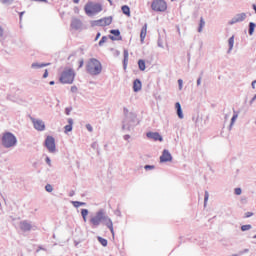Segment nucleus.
<instances>
[{
    "mask_svg": "<svg viewBox=\"0 0 256 256\" xmlns=\"http://www.w3.org/2000/svg\"><path fill=\"white\" fill-rule=\"evenodd\" d=\"M92 147H93V149H95V147H97V143H93Z\"/></svg>",
    "mask_w": 256,
    "mask_h": 256,
    "instance_id": "0e129e2a",
    "label": "nucleus"
},
{
    "mask_svg": "<svg viewBox=\"0 0 256 256\" xmlns=\"http://www.w3.org/2000/svg\"><path fill=\"white\" fill-rule=\"evenodd\" d=\"M255 27H256V24L254 22L249 23V30H248L249 35H253V33H255Z\"/></svg>",
    "mask_w": 256,
    "mask_h": 256,
    "instance_id": "393cba45",
    "label": "nucleus"
},
{
    "mask_svg": "<svg viewBox=\"0 0 256 256\" xmlns=\"http://www.w3.org/2000/svg\"><path fill=\"white\" fill-rule=\"evenodd\" d=\"M196 85H197V87H199V85H201V77H199V78L197 79Z\"/></svg>",
    "mask_w": 256,
    "mask_h": 256,
    "instance_id": "3c124183",
    "label": "nucleus"
},
{
    "mask_svg": "<svg viewBox=\"0 0 256 256\" xmlns=\"http://www.w3.org/2000/svg\"><path fill=\"white\" fill-rule=\"evenodd\" d=\"M138 67H139L140 71H145V69H146L145 60H139Z\"/></svg>",
    "mask_w": 256,
    "mask_h": 256,
    "instance_id": "bb28decb",
    "label": "nucleus"
},
{
    "mask_svg": "<svg viewBox=\"0 0 256 256\" xmlns=\"http://www.w3.org/2000/svg\"><path fill=\"white\" fill-rule=\"evenodd\" d=\"M228 45H229V48H228V51L227 53H231L233 51V47L235 45V36H231L229 39H228Z\"/></svg>",
    "mask_w": 256,
    "mask_h": 256,
    "instance_id": "6ab92c4d",
    "label": "nucleus"
},
{
    "mask_svg": "<svg viewBox=\"0 0 256 256\" xmlns=\"http://www.w3.org/2000/svg\"><path fill=\"white\" fill-rule=\"evenodd\" d=\"M178 86H179V91H181L183 89V80L182 79L178 80Z\"/></svg>",
    "mask_w": 256,
    "mask_h": 256,
    "instance_id": "ea45409f",
    "label": "nucleus"
},
{
    "mask_svg": "<svg viewBox=\"0 0 256 256\" xmlns=\"http://www.w3.org/2000/svg\"><path fill=\"white\" fill-rule=\"evenodd\" d=\"M107 36H103L102 38H101V40L99 41V46L100 47H103V44L104 43H107Z\"/></svg>",
    "mask_w": 256,
    "mask_h": 256,
    "instance_id": "2f4dec72",
    "label": "nucleus"
},
{
    "mask_svg": "<svg viewBox=\"0 0 256 256\" xmlns=\"http://www.w3.org/2000/svg\"><path fill=\"white\" fill-rule=\"evenodd\" d=\"M239 117V113L235 112L234 111V114L231 118V122H230V126H229V129H232L233 128V125H235V122L237 121V118Z\"/></svg>",
    "mask_w": 256,
    "mask_h": 256,
    "instance_id": "412c9836",
    "label": "nucleus"
},
{
    "mask_svg": "<svg viewBox=\"0 0 256 256\" xmlns=\"http://www.w3.org/2000/svg\"><path fill=\"white\" fill-rule=\"evenodd\" d=\"M73 195H75V191H72V192L70 193V197H73Z\"/></svg>",
    "mask_w": 256,
    "mask_h": 256,
    "instance_id": "680f3d73",
    "label": "nucleus"
},
{
    "mask_svg": "<svg viewBox=\"0 0 256 256\" xmlns=\"http://www.w3.org/2000/svg\"><path fill=\"white\" fill-rule=\"evenodd\" d=\"M99 37H101V33L98 32L96 35L95 41H97V39H99Z\"/></svg>",
    "mask_w": 256,
    "mask_h": 256,
    "instance_id": "13d9d810",
    "label": "nucleus"
},
{
    "mask_svg": "<svg viewBox=\"0 0 256 256\" xmlns=\"http://www.w3.org/2000/svg\"><path fill=\"white\" fill-rule=\"evenodd\" d=\"M203 27H205V19L201 17L199 27H198V33H203Z\"/></svg>",
    "mask_w": 256,
    "mask_h": 256,
    "instance_id": "5701e85b",
    "label": "nucleus"
},
{
    "mask_svg": "<svg viewBox=\"0 0 256 256\" xmlns=\"http://www.w3.org/2000/svg\"><path fill=\"white\" fill-rule=\"evenodd\" d=\"M146 137L148 139H152L153 141L163 142V136H161V134H159V132H147Z\"/></svg>",
    "mask_w": 256,
    "mask_h": 256,
    "instance_id": "4468645a",
    "label": "nucleus"
},
{
    "mask_svg": "<svg viewBox=\"0 0 256 256\" xmlns=\"http://www.w3.org/2000/svg\"><path fill=\"white\" fill-rule=\"evenodd\" d=\"M49 77V72L47 70H45L44 74H43V79H47Z\"/></svg>",
    "mask_w": 256,
    "mask_h": 256,
    "instance_id": "a18cd8bd",
    "label": "nucleus"
},
{
    "mask_svg": "<svg viewBox=\"0 0 256 256\" xmlns=\"http://www.w3.org/2000/svg\"><path fill=\"white\" fill-rule=\"evenodd\" d=\"M45 162L47 163V165H49V167H51V158L46 157Z\"/></svg>",
    "mask_w": 256,
    "mask_h": 256,
    "instance_id": "c03bdc74",
    "label": "nucleus"
},
{
    "mask_svg": "<svg viewBox=\"0 0 256 256\" xmlns=\"http://www.w3.org/2000/svg\"><path fill=\"white\" fill-rule=\"evenodd\" d=\"M252 239H256V234L252 237Z\"/></svg>",
    "mask_w": 256,
    "mask_h": 256,
    "instance_id": "774afa93",
    "label": "nucleus"
},
{
    "mask_svg": "<svg viewBox=\"0 0 256 256\" xmlns=\"http://www.w3.org/2000/svg\"><path fill=\"white\" fill-rule=\"evenodd\" d=\"M71 27L75 29V31H79L83 27V22L77 18H73L71 21Z\"/></svg>",
    "mask_w": 256,
    "mask_h": 256,
    "instance_id": "2eb2a0df",
    "label": "nucleus"
},
{
    "mask_svg": "<svg viewBox=\"0 0 256 256\" xmlns=\"http://www.w3.org/2000/svg\"><path fill=\"white\" fill-rule=\"evenodd\" d=\"M80 0H73V3L77 4Z\"/></svg>",
    "mask_w": 256,
    "mask_h": 256,
    "instance_id": "69168bd1",
    "label": "nucleus"
},
{
    "mask_svg": "<svg viewBox=\"0 0 256 256\" xmlns=\"http://www.w3.org/2000/svg\"><path fill=\"white\" fill-rule=\"evenodd\" d=\"M86 129L89 133H93V126H91V124H86Z\"/></svg>",
    "mask_w": 256,
    "mask_h": 256,
    "instance_id": "58836bf2",
    "label": "nucleus"
},
{
    "mask_svg": "<svg viewBox=\"0 0 256 256\" xmlns=\"http://www.w3.org/2000/svg\"><path fill=\"white\" fill-rule=\"evenodd\" d=\"M177 112V115H178V117H179V119H183V110L182 109H180V110H177L176 111Z\"/></svg>",
    "mask_w": 256,
    "mask_h": 256,
    "instance_id": "e433bc0d",
    "label": "nucleus"
},
{
    "mask_svg": "<svg viewBox=\"0 0 256 256\" xmlns=\"http://www.w3.org/2000/svg\"><path fill=\"white\" fill-rule=\"evenodd\" d=\"M71 111H72L71 108H66V109H65L66 115H70V114H71Z\"/></svg>",
    "mask_w": 256,
    "mask_h": 256,
    "instance_id": "49530a36",
    "label": "nucleus"
},
{
    "mask_svg": "<svg viewBox=\"0 0 256 256\" xmlns=\"http://www.w3.org/2000/svg\"><path fill=\"white\" fill-rule=\"evenodd\" d=\"M256 100V94L253 96V98L250 100V105H253V102Z\"/></svg>",
    "mask_w": 256,
    "mask_h": 256,
    "instance_id": "8fccbe9b",
    "label": "nucleus"
},
{
    "mask_svg": "<svg viewBox=\"0 0 256 256\" xmlns=\"http://www.w3.org/2000/svg\"><path fill=\"white\" fill-rule=\"evenodd\" d=\"M111 23H113V17L111 16L94 21V25L97 27H107V25H111Z\"/></svg>",
    "mask_w": 256,
    "mask_h": 256,
    "instance_id": "9d476101",
    "label": "nucleus"
},
{
    "mask_svg": "<svg viewBox=\"0 0 256 256\" xmlns=\"http://www.w3.org/2000/svg\"><path fill=\"white\" fill-rule=\"evenodd\" d=\"M151 8L153 11L165 12L167 11V2L165 0H154Z\"/></svg>",
    "mask_w": 256,
    "mask_h": 256,
    "instance_id": "0eeeda50",
    "label": "nucleus"
},
{
    "mask_svg": "<svg viewBox=\"0 0 256 256\" xmlns=\"http://www.w3.org/2000/svg\"><path fill=\"white\" fill-rule=\"evenodd\" d=\"M13 1H15V0H1V3H3V5H11V3H13Z\"/></svg>",
    "mask_w": 256,
    "mask_h": 256,
    "instance_id": "c9c22d12",
    "label": "nucleus"
},
{
    "mask_svg": "<svg viewBox=\"0 0 256 256\" xmlns=\"http://www.w3.org/2000/svg\"><path fill=\"white\" fill-rule=\"evenodd\" d=\"M59 81L63 85H72V83L75 81V70L69 67L64 68L60 75Z\"/></svg>",
    "mask_w": 256,
    "mask_h": 256,
    "instance_id": "20e7f679",
    "label": "nucleus"
},
{
    "mask_svg": "<svg viewBox=\"0 0 256 256\" xmlns=\"http://www.w3.org/2000/svg\"><path fill=\"white\" fill-rule=\"evenodd\" d=\"M209 201V192H205L204 194V206L207 205V202Z\"/></svg>",
    "mask_w": 256,
    "mask_h": 256,
    "instance_id": "72a5a7b5",
    "label": "nucleus"
},
{
    "mask_svg": "<svg viewBox=\"0 0 256 256\" xmlns=\"http://www.w3.org/2000/svg\"><path fill=\"white\" fill-rule=\"evenodd\" d=\"M71 92L72 93H77V86H72L71 87Z\"/></svg>",
    "mask_w": 256,
    "mask_h": 256,
    "instance_id": "de8ad7c7",
    "label": "nucleus"
},
{
    "mask_svg": "<svg viewBox=\"0 0 256 256\" xmlns=\"http://www.w3.org/2000/svg\"><path fill=\"white\" fill-rule=\"evenodd\" d=\"M31 121L36 131H45V122L43 120L31 118Z\"/></svg>",
    "mask_w": 256,
    "mask_h": 256,
    "instance_id": "9b49d317",
    "label": "nucleus"
},
{
    "mask_svg": "<svg viewBox=\"0 0 256 256\" xmlns=\"http://www.w3.org/2000/svg\"><path fill=\"white\" fill-rule=\"evenodd\" d=\"M141 87H142L141 80H139V79L134 80V82H133V91L135 93H138V91L141 89Z\"/></svg>",
    "mask_w": 256,
    "mask_h": 256,
    "instance_id": "a211bd4d",
    "label": "nucleus"
},
{
    "mask_svg": "<svg viewBox=\"0 0 256 256\" xmlns=\"http://www.w3.org/2000/svg\"><path fill=\"white\" fill-rule=\"evenodd\" d=\"M241 203H247V198L242 197V198H241Z\"/></svg>",
    "mask_w": 256,
    "mask_h": 256,
    "instance_id": "864d4df0",
    "label": "nucleus"
},
{
    "mask_svg": "<svg viewBox=\"0 0 256 256\" xmlns=\"http://www.w3.org/2000/svg\"><path fill=\"white\" fill-rule=\"evenodd\" d=\"M92 229H97L99 225H105L110 230L112 235H115V230L113 229V220L107 215L104 209H100L92 216L89 220Z\"/></svg>",
    "mask_w": 256,
    "mask_h": 256,
    "instance_id": "f257e3e1",
    "label": "nucleus"
},
{
    "mask_svg": "<svg viewBox=\"0 0 256 256\" xmlns=\"http://www.w3.org/2000/svg\"><path fill=\"white\" fill-rule=\"evenodd\" d=\"M49 85H55V81H50Z\"/></svg>",
    "mask_w": 256,
    "mask_h": 256,
    "instance_id": "052dcab7",
    "label": "nucleus"
},
{
    "mask_svg": "<svg viewBox=\"0 0 256 256\" xmlns=\"http://www.w3.org/2000/svg\"><path fill=\"white\" fill-rule=\"evenodd\" d=\"M68 125H71V127H73V119L72 118L68 119Z\"/></svg>",
    "mask_w": 256,
    "mask_h": 256,
    "instance_id": "09e8293b",
    "label": "nucleus"
},
{
    "mask_svg": "<svg viewBox=\"0 0 256 256\" xmlns=\"http://www.w3.org/2000/svg\"><path fill=\"white\" fill-rule=\"evenodd\" d=\"M127 63H129V51L124 50V60H123L124 69H127Z\"/></svg>",
    "mask_w": 256,
    "mask_h": 256,
    "instance_id": "aec40b11",
    "label": "nucleus"
},
{
    "mask_svg": "<svg viewBox=\"0 0 256 256\" xmlns=\"http://www.w3.org/2000/svg\"><path fill=\"white\" fill-rule=\"evenodd\" d=\"M175 108H176V111H180L181 110V103L177 102L175 104Z\"/></svg>",
    "mask_w": 256,
    "mask_h": 256,
    "instance_id": "37998d69",
    "label": "nucleus"
},
{
    "mask_svg": "<svg viewBox=\"0 0 256 256\" xmlns=\"http://www.w3.org/2000/svg\"><path fill=\"white\" fill-rule=\"evenodd\" d=\"M45 147L48 149L49 153H55V151H57L55 146V138H53V136L46 137Z\"/></svg>",
    "mask_w": 256,
    "mask_h": 256,
    "instance_id": "6e6552de",
    "label": "nucleus"
},
{
    "mask_svg": "<svg viewBox=\"0 0 256 256\" xmlns=\"http://www.w3.org/2000/svg\"><path fill=\"white\" fill-rule=\"evenodd\" d=\"M81 215L84 223H87V215H89V210L87 209H82L81 210Z\"/></svg>",
    "mask_w": 256,
    "mask_h": 256,
    "instance_id": "b1692460",
    "label": "nucleus"
},
{
    "mask_svg": "<svg viewBox=\"0 0 256 256\" xmlns=\"http://www.w3.org/2000/svg\"><path fill=\"white\" fill-rule=\"evenodd\" d=\"M1 141L5 149H11V147H15V145H17V137H15L11 132L4 133Z\"/></svg>",
    "mask_w": 256,
    "mask_h": 256,
    "instance_id": "39448f33",
    "label": "nucleus"
},
{
    "mask_svg": "<svg viewBox=\"0 0 256 256\" xmlns=\"http://www.w3.org/2000/svg\"><path fill=\"white\" fill-rule=\"evenodd\" d=\"M79 63H80V64H79V69H81V67H83L84 61H83V60H80Z\"/></svg>",
    "mask_w": 256,
    "mask_h": 256,
    "instance_id": "5fc2aeb1",
    "label": "nucleus"
},
{
    "mask_svg": "<svg viewBox=\"0 0 256 256\" xmlns=\"http://www.w3.org/2000/svg\"><path fill=\"white\" fill-rule=\"evenodd\" d=\"M158 47L163 48V44H161V42H158Z\"/></svg>",
    "mask_w": 256,
    "mask_h": 256,
    "instance_id": "e2e57ef3",
    "label": "nucleus"
},
{
    "mask_svg": "<svg viewBox=\"0 0 256 256\" xmlns=\"http://www.w3.org/2000/svg\"><path fill=\"white\" fill-rule=\"evenodd\" d=\"M64 129H65V133H69V132L73 131V126H71V125H66V126L64 127Z\"/></svg>",
    "mask_w": 256,
    "mask_h": 256,
    "instance_id": "f704fd0d",
    "label": "nucleus"
},
{
    "mask_svg": "<svg viewBox=\"0 0 256 256\" xmlns=\"http://www.w3.org/2000/svg\"><path fill=\"white\" fill-rule=\"evenodd\" d=\"M249 217H253V212H246L245 213V218L249 219Z\"/></svg>",
    "mask_w": 256,
    "mask_h": 256,
    "instance_id": "79ce46f5",
    "label": "nucleus"
},
{
    "mask_svg": "<svg viewBox=\"0 0 256 256\" xmlns=\"http://www.w3.org/2000/svg\"><path fill=\"white\" fill-rule=\"evenodd\" d=\"M84 11L86 15L89 16L97 15V13H101V11H103V6H101L99 3L89 2L85 5Z\"/></svg>",
    "mask_w": 256,
    "mask_h": 256,
    "instance_id": "423d86ee",
    "label": "nucleus"
},
{
    "mask_svg": "<svg viewBox=\"0 0 256 256\" xmlns=\"http://www.w3.org/2000/svg\"><path fill=\"white\" fill-rule=\"evenodd\" d=\"M234 193H235V195H241V193H242L241 188H235Z\"/></svg>",
    "mask_w": 256,
    "mask_h": 256,
    "instance_id": "a19ab883",
    "label": "nucleus"
},
{
    "mask_svg": "<svg viewBox=\"0 0 256 256\" xmlns=\"http://www.w3.org/2000/svg\"><path fill=\"white\" fill-rule=\"evenodd\" d=\"M124 139H125V141H128V139H131V136L125 135V136H124Z\"/></svg>",
    "mask_w": 256,
    "mask_h": 256,
    "instance_id": "6e6d98bb",
    "label": "nucleus"
},
{
    "mask_svg": "<svg viewBox=\"0 0 256 256\" xmlns=\"http://www.w3.org/2000/svg\"><path fill=\"white\" fill-rule=\"evenodd\" d=\"M49 66V63L34 62L31 64V69H43V67Z\"/></svg>",
    "mask_w": 256,
    "mask_h": 256,
    "instance_id": "f3484780",
    "label": "nucleus"
},
{
    "mask_svg": "<svg viewBox=\"0 0 256 256\" xmlns=\"http://www.w3.org/2000/svg\"><path fill=\"white\" fill-rule=\"evenodd\" d=\"M122 13L127 15V17H131V8L127 5L122 6Z\"/></svg>",
    "mask_w": 256,
    "mask_h": 256,
    "instance_id": "4be33fe9",
    "label": "nucleus"
},
{
    "mask_svg": "<svg viewBox=\"0 0 256 256\" xmlns=\"http://www.w3.org/2000/svg\"><path fill=\"white\" fill-rule=\"evenodd\" d=\"M173 161V156L169 150L164 149L162 155L160 156V163H169Z\"/></svg>",
    "mask_w": 256,
    "mask_h": 256,
    "instance_id": "f8f14e48",
    "label": "nucleus"
},
{
    "mask_svg": "<svg viewBox=\"0 0 256 256\" xmlns=\"http://www.w3.org/2000/svg\"><path fill=\"white\" fill-rule=\"evenodd\" d=\"M247 19V14L245 12L236 14L229 22L228 25H235V23H243Z\"/></svg>",
    "mask_w": 256,
    "mask_h": 256,
    "instance_id": "1a4fd4ad",
    "label": "nucleus"
},
{
    "mask_svg": "<svg viewBox=\"0 0 256 256\" xmlns=\"http://www.w3.org/2000/svg\"><path fill=\"white\" fill-rule=\"evenodd\" d=\"M111 35H114V37H119L121 35V31L119 29L110 30Z\"/></svg>",
    "mask_w": 256,
    "mask_h": 256,
    "instance_id": "c756f323",
    "label": "nucleus"
},
{
    "mask_svg": "<svg viewBox=\"0 0 256 256\" xmlns=\"http://www.w3.org/2000/svg\"><path fill=\"white\" fill-rule=\"evenodd\" d=\"M25 12H21L20 13V19H21V17H23V14H24Z\"/></svg>",
    "mask_w": 256,
    "mask_h": 256,
    "instance_id": "338daca9",
    "label": "nucleus"
},
{
    "mask_svg": "<svg viewBox=\"0 0 256 256\" xmlns=\"http://www.w3.org/2000/svg\"><path fill=\"white\" fill-rule=\"evenodd\" d=\"M245 253H249V249L248 248H245V249L239 251L238 256L239 255H245Z\"/></svg>",
    "mask_w": 256,
    "mask_h": 256,
    "instance_id": "4c0bfd02",
    "label": "nucleus"
},
{
    "mask_svg": "<svg viewBox=\"0 0 256 256\" xmlns=\"http://www.w3.org/2000/svg\"><path fill=\"white\" fill-rule=\"evenodd\" d=\"M45 190L47 191V193H53V186L51 184H47L45 186Z\"/></svg>",
    "mask_w": 256,
    "mask_h": 256,
    "instance_id": "7c9ffc66",
    "label": "nucleus"
},
{
    "mask_svg": "<svg viewBox=\"0 0 256 256\" xmlns=\"http://www.w3.org/2000/svg\"><path fill=\"white\" fill-rule=\"evenodd\" d=\"M86 71L89 75H101V71H103V65L101 62L95 58L88 60L86 64Z\"/></svg>",
    "mask_w": 256,
    "mask_h": 256,
    "instance_id": "7ed1b4c3",
    "label": "nucleus"
},
{
    "mask_svg": "<svg viewBox=\"0 0 256 256\" xmlns=\"http://www.w3.org/2000/svg\"><path fill=\"white\" fill-rule=\"evenodd\" d=\"M20 229L24 233H27V231H31V229H33V224L29 220H23L20 222Z\"/></svg>",
    "mask_w": 256,
    "mask_h": 256,
    "instance_id": "ddd939ff",
    "label": "nucleus"
},
{
    "mask_svg": "<svg viewBox=\"0 0 256 256\" xmlns=\"http://www.w3.org/2000/svg\"><path fill=\"white\" fill-rule=\"evenodd\" d=\"M123 113L125 115L122 129L124 131H131L137 123V115L133 112H129V109L124 108Z\"/></svg>",
    "mask_w": 256,
    "mask_h": 256,
    "instance_id": "f03ea898",
    "label": "nucleus"
},
{
    "mask_svg": "<svg viewBox=\"0 0 256 256\" xmlns=\"http://www.w3.org/2000/svg\"><path fill=\"white\" fill-rule=\"evenodd\" d=\"M72 205H73V207L78 208V207H85V205H87V203L79 202V201H72Z\"/></svg>",
    "mask_w": 256,
    "mask_h": 256,
    "instance_id": "a878e982",
    "label": "nucleus"
},
{
    "mask_svg": "<svg viewBox=\"0 0 256 256\" xmlns=\"http://www.w3.org/2000/svg\"><path fill=\"white\" fill-rule=\"evenodd\" d=\"M144 169L145 171H153V169H155V165H145Z\"/></svg>",
    "mask_w": 256,
    "mask_h": 256,
    "instance_id": "473e14b6",
    "label": "nucleus"
},
{
    "mask_svg": "<svg viewBox=\"0 0 256 256\" xmlns=\"http://www.w3.org/2000/svg\"><path fill=\"white\" fill-rule=\"evenodd\" d=\"M97 239H98L99 243L102 244V247H107V239H105L101 236H98Z\"/></svg>",
    "mask_w": 256,
    "mask_h": 256,
    "instance_id": "cd10ccee",
    "label": "nucleus"
},
{
    "mask_svg": "<svg viewBox=\"0 0 256 256\" xmlns=\"http://www.w3.org/2000/svg\"><path fill=\"white\" fill-rule=\"evenodd\" d=\"M255 84H256V80H254L253 82H252V89H255Z\"/></svg>",
    "mask_w": 256,
    "mask_h": 256,
    "instance_id": "bf43d9fd",
    "label": "nucleus"
},
{
    "mask_svg": "<svg viewBox=\"0 0 256 256\" xmlns=\"http://www.w3.org/2000/svg\"><path fill=\"white\" fill-rule=\"evenodd\" d=\"M109 38L111 39V41H116L117 40V38H115V36H109Z\"/></svg>",
    "mask_w": 256,
    "mask_h": 256,
    "instance_id": "4d7b16f0",
    "label": "nucleus"
},
{
    "mask_svg": "<svg viewBox=\"0 0 256 256\" xmlns=\"http://www.w3.org/2000/svg\"><path fill=\"white\" fill-rule=\"evenodd\" d=\"M145 37H147V23L144 24V26L141 29L140 32V41L143 43L145 41Z\"/></svg>",
    "mask_w": 256,
    "mask_h": 256,
    "instance_id": "dca6fc26",
    "label": "nucleus"
},
{
    "mask_svg": "<svg viewBox=\"0 0 256 256\" xmlns=\"http://www.w3.org/2000/svg\"><path fill=\"white\" fill-rule=\"evenodd\" d=\"M3 35H4L3 27L0 26V37H3Z\"/></svg>",
    "mask_w": 256,
    "mask_h": 256,
    "instance_id": "603ef678",
    "label": "nucleus"
},
{
    "mask_svg": "<svg viewBox=\"0 0 256 256\" xmlns=\"http://www.w3.org/2000/svg\"><path fill=\"white\" fill-rule=\"evenodd\" d=\"M251 229H253V226H251L250 224H246V225L241 226V231H249Z\"/></svg>",
    "mask_w": 256,
    "mask_h": 256,
    "instance_id": "c85d7f7f",
    "label": "nucleus"
}]
</instances>
